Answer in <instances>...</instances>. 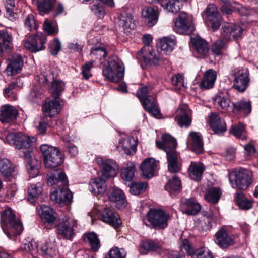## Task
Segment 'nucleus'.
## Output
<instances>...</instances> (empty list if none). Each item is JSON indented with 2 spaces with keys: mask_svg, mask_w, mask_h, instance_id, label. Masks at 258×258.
<instances>
[{
  "mask_svg": "<svg viewBox=\"0 0 258 258\" xmlns=\"http://www.w3.org/2000/svg\"><path fill=\"white\" fill-rule=\"evenodd\" d=\"M178 116V124L180 127H188L191 119L188 115V108L187 107L179 108L177 110Z\"/></svg>",
  "mask_w": 258,
  "mask_h": 258,
  "instance_id": "43",
  "label": "nucleus"
},
{
  "mask_svg": "<svg viewBox=\"0 0 258 258\" xmlns=\"http://www.w3.org/2000/svg\"><path fill=\"white\" fill-rule=\"evenodd\" d=\"M214 104L221 109L227 110L229 108H232V103L229 99L227 92H218L214 99Z\"/></svg>",
  "mask_w": 258,
  "mask_h": 258,
  "instance_id": "27",
  "label": "nucleus"
},
{
  "mask_svg": "<svg viewBox=\"0 0 258 258\" xmlns=\"http://www.w3.org/2000/svg\"><path fill=\"white\" fill-rule=\"evenodd\" d=\"M221 10L223 14L229 15L232 12H237L241 15H247L249 14V11L240 4L229 2L222 5L221 7Z\"/></svg>",
  "mask_w": 258,
  "mask_h": 258,
  "instance_id": "23",
  "label": "nucleus"
},
{
  "mask_svg": "<svg viewBox=\"0 0 258 258\" xmlns=\"http://www.w3.org/2000/svg\"><path fill=\"white\" fill-rule=\"evenodd\" d=\"M154 53L150 46L146 45L138 53L137 58L146 64L157 65L160 63L161 58Z\"/></svg>",
  "mask_w": 258,
  "mask_h": 258,
  "instance_id": "13",
  "label": "nucleus"
},
{
  "mask_svg": "<svg viewBox=\"0 0 258 258\" xmlns=\"http://www.w3.org/2000/svg\"><path fill=\"white\" fill-rule=\"evenodd\" d=\"M57 98H54V100L47 99L43 106V110L45 115L50 117L54 116L58 114L60 109V103Z\"/></svg>",
  "mask_w": 258,
  "mask_h": 258,
  "instance_id": "29",
  "label": "nucleus"
},
{
  "mask_svg": "<svg viewBox=\"0 0 258 258\" xmlns=\"http://www.w3.org/2000/svg\"><path fill=\"white\" fill-rule=\"evenodd\" d=\"M170 218L168 213L161 209L150 208L147 213L144 222H148L154 229H164L168 226Z\"/></svg>",
  "mask_w": 258,
  "mask_h": 258,
  "instance_id": "5",
  "label": "nucleus"
},
{
  "mask_svg": "<svg viewBox=\"0 0 258 258\" xmlns=\"http://www.w3.org/2000/svg\"><path fill=\"white\" fill-rule=\"evenodd\" d=\"M180 249L183 252H185L188 255L191 256L192 258H194L196 250L193 244L188 240L184 239L182 241L180 244Z\"/></svg>",
  "mask_w": 258,
  "mask_h": 258,
  "instance_id": "56",
  "label": "nucleus"
},
{
  "mask_svg": "<svg viewBox=\"0 0 258 258\" xmlns=\"http://www.w3.org/2000/svg\"><path fill=\"white\" fill-rule=\"evenodd\" d=\"M194 258H214L212 252L205 247L196 249Z\"/></svg>",
  "mask_w": 258,
  "mask_h": 258,
  "instance_id": "64",
  "label": "nucleus"
},
{
  "mask_svg": "<svg viewBox=\"0 0 258 258\" xmlns=\"http://www.w3.org/2000/svg\"><path fill=\"white\" fill-rule=\"evenodd\" d=\"M47 182L50 185L58 184L59 186H67L68 184L66 175L60 169H56L50 172Z\"/></svg>",
  "mask_w": 258,
  "mask_h": 258,
  "instance_id": "21",
  "label": "nucleus"
},
{
  "mask_svg": "<svg viewBox=\"0 0 258 258\" xmlns=\"http://www.w3.org/2000/svg\"><path fill=\"white\" fill-rule=\"evenodd\" d=\"M35 43H36L35 37H34V35L30 36L24 40V46L25 48L30 51L32 52H37L39 51V49L38 47L36 46Z\"/></svg>",
  "mask_w": 258,
  "mask_h": 258,
  "instance_id": "62",
  "label": "nucleus"
},
{
  "mask_svg": "<svg viewBox=\"0 0 258 258\" xmlns=\"http://www.w3.org/2000/svg\"><path fill=\"white\" fill-rule=\"evenodd\" d=\"M234 77L233 88L240 92H244L249 86L250 81L249 71L246 68H235L231 74Z\"/></svg>",
  "mask_w": 258,
  "mask_h": 258,
  "instance_id": "10",
  "label": "nucleus"
},
{
  "mask_svg": "<svg viewBox=\"0 0 258 258\" xmlns=\"http://www.w3.org/2000/svg\"><path fill=\"white\" fill-rule=\"evenodd\" d=\"M252 172L247 169L240 168L232 172L229 175V180L233 188L244 190L252 183Z\"/></svg>",
  "mask_w": 258,
  "mask_h": 258,
  "instance_id": "7",
  "label": "nucleus"
},
{
  "mask_svg": "<svg viewBox=\"0 0 258 258\" xmlns=\"http://www.w3.org/2000/svg\"><path fill=\"white\" fill-rule=\"evenodd\" d=\"M158 162L153 158H147L141 163L139 169L141 176L144 178H151L158 170Z\"/></svg>",
  "mask_w": 258,
  "mask_h": 258,
  "instance_id": "14",
  "label": "nucleus"
},
{
  "mask_svg": "<svg viewBox=\"0 0 258 258\" xmlns=\"http://www.w3.org/2000/svg\"><path fill=\"white\" fill-rule=\"evenodd\" d=\"M152 87L150 86H144L140 89L137 93V96L140 100L142 105L143 103H147L148 100H154L155 97L151 92Z\"/></svg>",
  "mask_w": 258,
  "mask_h": 258,
  "instance_id": "40",
  "label": "nucleus"
},
{
  "mask_svg": "<svg viewBox=\"0 0 258 258\" xmlns=\"http://www.w3.org/2000/svg\"><path fill=\"white\" fill-rule=\"evenodd\" d=\"M176 43V40L174 36L165 37L160 39L158 46L160 47L163 53L168 55L173 51Z\"/></svg>",
  "mask_w": 258,
  "mask_h": 258,
  "instance_id": "35",
  "label": "nucleus"
},
{
  "mask_svg": "<svg viewBox=\"0 0 258 258\" xmlns=\"http://www.w3.org/2000/svg\"><path fill=\"white\" fill-rule=\"evenodd\" d=\"M205 170L204 166L200 162H191L188 168V174L193 180L200 181Z\"/></svg>",
  "mask_w": 258,
  "mask_h": 258,
  "instance_id": "28",
  "label": "nucleus"
},
{
  "mask_svg": "<svg viewBox=\"0 0 258 258\" xmlns=\"http://www.w3.org/2000/svg\"><path fill=\"white\" fill-rule=\"evenodd\" d=\"M137 144V139L133 137L127 136L119 140L117 148L121 147L125 153L131 154L135 153Z\"/></svg>",
  "mask_w": 258,
  "mask_h": 258,
  "instance_id": "26",
  "label": "nucleus"
},
{
  "mask_svg": "<svg viewBox=\"0 0 258 258\" xmlns=\"http://www.w3.org/2000/svg\"><path fill=\"white\" fill-rule=\"evenodd\" d=\"M181 187V181L176 176H173L171 179H169L165 186V189L168 191H179Z\"/></svg>",
  "mask_w": 258,
  "mask_h": 258,
  "instance_id": "54",
  "label": "nucleus"
},
{
  "mask_svg": "<svg viewBox=\"0 0 258 258\" xmlns=\"http://www.w3.org/2000/svg\"><path fill=\"white\" fill-rule=\"evenodd\" d=\"M148 186L146 182H134L130 185V192L134 195H138L144 192Z\"/></svg>",
  "mask_w": 258,
  "mask_h": 258,
  "instance_id": "55",
  "label": "nucleus"
},
{
  "mask_svg": "<svg viewBox=\"0 0 258 258\" xmlns=\"http://www.w3.org/2000/svg\"><path fill=\"white\" fill-rule=\"evenodd\" d=\"M209 123L210 128L215 134H220L225 132L227 130L225 122L216 113H211Z\"/></svg>",
  "mask_w": 258,
  "mask_h": 258,
  "instance_id": "22",
  "label": "nucleus"
},
{
  "mask_svg": "<svg viewBox=\"0 0 258 258\" xmlns=\"http://www.w3.org/2000/svg\"><path fill=\"white\" fill-rule=\"evenodd\" d=\"M21 248L32 255H34L39 252L37 243L33 240H25L23 242Z\"/></svg>",
  "mask_w": 258,
  "mask_h": 258,
  "instance_id": "51",
  "label": "nucleus"
},
{
  "mask_svg": "<svg viewBox=\"0 0 258 258\" xmlns=\"http://www.w3.org/2000/svg\"><path fill=\"white\" fill-rule=\"evenodd\" d=\"M233 110H236L244 113H250L251 111V102L244 99H241L234 103H232Z\"/></svg>",
  "mask_w": 258,
  "mask_h": 258,
  "instance_id": "47",
  "label": "nucleus"
},
{
  "mask_svg": "<svg viewBox=\"0 0 258 258\" xmlns=\"http://www.w3.org/2000/svg\"><path fill=\"white\" fill-rule=\"evenodd\" d=\"M51 199L60 204H69L73 198L72 193L67 188L59 187L50 195Z\"/></svg>",
  "mask_w": 258,
  "mask_h": 258,
  "instance_id": "17",
  "label": "nucleus"
},
{
  "mask_svg": "<svg viewBox=\"0 0 258 258\" xmlns=\"http://www.w3.org/2000/svg\"><path fill=\"white\" fill-rule=\"evenodd\" d=\"M0 173L6 178L14 177L17 174L14 165L7 159H0Z\"/></svg>",
  "mask_w": 258,
  "mask_h": 258,
  "instance_id": "33",
  "label": "nucleus"
},
{
  "mask_svg": "<svg viewBox=\"0 0 258 258\" xmlns=\"http://www.w3.org/2000/svg\"><path fill=\"white\" fill-rule=\"evenodd\" d=\"M35 138L23 134L21 133H9L6 136V141L12 145L18 150H23V157L26 162L28 173L30 176L34 178L39 172L40 161L37 159L32 158L31 153L29 150Z\"/></svg>",
  "mask_w": 258,
  "mask_h": 258,
  "instance_id": "1",
  "label": "nucleus"
},
{
  "mask_svg": "<svg viewBox=\"0 0 258 258\" xmlns=\"http://www.w3.org/2000/svg\"><path fill=\"white\" fill-rule=\"evenodd\" d=\"M142 16L148 25L151 27L157 22L158 12L152 7H146L142 10Z\"/></svg>",
  "mask_w": 258,
  "mask_h": 258,
  "instance_id": "34",
  "label": "nucleus"
},
{
  "mask_svg": "<svg viewBox=\"0 0 258 258\" xmlns=\"http://www.w3.org/2000/svg\"><path fill=\"white\" fill-rule=\"evenodd\" d=\"M136 171V166L133 163H128L126 166L121 171V176L125 181H131L134 176Z\"/></svg>",
  "mask_w": 258,
  "mask_h": 258,
  "instance_id": "49",
  "label": "nucleus"
},
{
  "mask_svg": "<svg viewBox=\"0 0 258 258\" xmlns=\"http://www.w3.org/2000/svg\"><path fill=\"white\" fill-rule=\"evenodd\" d=\"M215 242L221 248H225L234 244L232 237L224 228L220 229L215 234Z\"/></svg>",
  "mask_w": 258,
  "mask_h": 258,
  "instance_id": "20",
  "label": "nucleus"
},
{
  "mask_svg": "<svg viewBox=\"0 0 258 258\" xmlns=\"http://www.w3.org/2000/svg\"><path fill=\"white\" fill-rule=\"evenodd\" d=\"M5 7L7 11V15L9 19L11 20H14L18 18L16 13L13 12L15 7V2L14 0H6Z\"/></svg>",
  "mask_w": 258,
  "mask_h": 258,
  "instance_id": "59",
  "label": "nucleus"
},
{
  "mask_svg": "<svg viewBox=\"0 0 258 258\" xmlns=\"http://www.w3.org/2000/svg\"><path fill=\"white\" fill-rule=\"evenodd\" d=\"M37 211L41 218L45 220L48 224H52L55 220L54 211L51 208L44 205H39L37 207Z\"/></svg>",
  "mask_w": 258,
  "mask_h": 258,
  "instance_id": "36",
  "label": "nucleus"
},
{
  "mask_svg": "<svg viewBox=\"0 0 258 258\" xmlns=\"http://www.w3.org/2000/svg\"><path fill=\"white\" fill-rule=\"evenodd\" d=\"M230 132L236 138L241 140L246 139L247 138L244 126L241 123L236 125L232 126L230 130Z\"/></svg>",
  "mask_w": 258,
  "mask_h": 258,
  "instance_id": "53",
  "label": "nucleus"
},
{
  "mask_svg": "<svg viewBox=\"0 0 258 258\" xmlns=\"http://www.w3.org/2000/svg\"><path fill=\"white\" fill-rule=\"evenodd\" d=\"M107 196L109 201L114 203L117 208L121 209L126 206L125 196L122 190L115 188H111L107 191Z\"/></svg>",
  "mask_w": 258,
  "mask_h": 258,
  "instance_id": "18",
  "label": "nucleus"
},
{
  "mask_svg": "<svg viewBox=\"0 0 258 258\" xmlns=\"http://www.w3.org/2000/svg\"><path fill=\"white\" fill-rule=\"evenodd\" d=\"M184 213L188 215L197 214L201 209V206L194 199H188L185 200Z\"/></svg>",
  "mask_w": 258,
  "mask_h": 258,
  "instance_id": "45",
  "label": "nucleus"
},
{
  "mask_svg": "<svg viewBox=\"0 0 258 258\" xmlns=\"http://www.w3.org/2000/svg\"><path fill=\"white\" fill-rule=\"evenodd\" d=\"M236 198L237 205L241 209L249 210L252 208V201L247 199L242 192H237Z\"/></svg>",
  "mask_w": 258,
  "mask_h": 258,
  "instance_id": "52",
  "label": "nucleus"
},
{
  "mask_svg": "<svg viewBox=\"0 0 258 258\" xmlns=\"http://www.w3.org/2000/svg\"><path fill=\"white\" fill-rule=\"evenodd\" d=\"M126 252L123 248L114 247L111 249L105 258H125Z\"/></svg>",
  "mask_w": 258,
  "mask_h": 258,
  "instance_id": "60",
  "label": "nucleus"
},
{
  "mask_svg": "<svg viewBox=\"0 0 258 258\" xmlns=\"http://www.w3.org/2000/svg\"><path fill=\"white\" fill-rule=\"evenodd\" d=\"M1 226L7 236L13 240L16 235L21 233L23 228L22 223L16 219L12 209L9 208L1 213Z\"/></svg>",
  "mask_w": 258,
  "mask_h": 258,
  "instance_id": "4",
  "label": "nucleus"
},
{
  "mask_svg": "<svg viewBox=\"0 0 258 258\" xmlns=\"http://www.w3.org/2000/svg\"><path fill=\"white\" fill-rule=\"evenodd\" d=\"M101 220L115 228H119L121 224V220L119 216L108 208H104L99 212Z\"/></svg>",
  "mask_w": 258,
  "mask_h": 258,
  "instance_id": "16",
  "label": "nucleus"
},
{
  "mask_svg": "<svg viewBox=\"0 0 258 258\" xmlns=\"http://www.w3.org/2000/svg\"><path fill=\"white\" fill-rule=\"evenodd\" d=\"M156 144L159 149L166 153L168 171L171 173L179 172L180 169L178 164L179 155L176 151V139L170 135L165 134L162 137V142L156 141Z\"/></svg>",
  "mask_w": 258,
  "mask_h": 258,
  "instance_id": "2",
  "label": "nucleus"
},
{
  "mask_svg": "<svg viewBox=\"0 0 258 258\" xmlns=\"http://www.w3.org/2000/svg\"><path fill=\"white\" fill-rule=\"evenodd\" d=\"M161 6L168 12L176 13L180 10L181 3L180 0H165Z\"/></svg>",
  "mask_w": 258,
  "mask_h": 258,
  "instance_id": "46",
  "label": "nucleus"
},
{
  "mask_svg": "<svg viewBox=\"0 0 258 258\" xmlns=\"http://www.w3.org/2000/svg\"><path fill=\"white\" fill-rule=\"evenodd\" d=\"M205 14L207 25L214 31L217 30L220 26V16L215 5H209L205 10Z\"/></svg>",
  "mask_w": 258,
  "mask_h": 258,
  "instance_id": "15",
  "label": "nucleus"
},
{
  "mask_svg": "<svg viewBox=\"0 0 258 258\" xmlns=\"http://www.w3.org/2000/svg\"><path fill=\"white\" fill-rule=\"evenodd\" d=\"M77 226V221L68 217L59 220L56 226L58 238L72 241L75 235V229Z\"/></svg>",
  "mask_w": 258,
  "mask_h": 258,
  "instance_id": "9",
  "label": "nucleus"
},
{
  "mask_svg": "<svg viewBox=\"0 0 258 258\" xmlns=\"http://www.w3.org/2000/svg\"><path fill=\"white\" fill-rule=\"evenodd\" d=\"M24 25L29 31L35 30L38 28V25L36 22L33 15L29 14L25 18Z\"/></svg>",
  "mask_w": 258,
  "mask_h": 258,
  "instance_id": "63",
  "label": "nucleus"
},
{
  "mask_svg": "<svg viewBox=\"0 0 258 258\" xmlns=\"http://www.w3.org/2000/svg\"><path fill=\"white\" fill-rule=\"evenodd\" d=\"M56 248L53 243H46L39 249L38 253L46 258H52L56 255Z\"/></svg>",
  "mask_w": 258,
  "mask_h": 258,
  "instance_id": "48",
  "label": "nucleus"
},
{
  "mask_svg": "<svg viewBox=\"0 0 258 258\" xmlns=\"http://www.w3.org/2000/svg\"><path fill=\"white\" fill-rule=\"evenodd\" d=\"M85 242L89 243L91 249L93 251H98L101 244L98 235L94 232L86 233L83 235Z\"/></svg>",
  "mask_w": 258,
  "mask_h": 258,
  "instance_id": "39",
  "label": "nucleus"
},
{
  "mask_svg": "<svg viewBox=\"0 0 258 258\" xmlns=\"http://www.w3.org/2000/svg\"><path fill=\"white\" fill-rule=\"evenodd\" d=\"M44 159V163L47 168H56L62 163L63 159L59 150L48 144L40 147Z\"/></svg>",
  "mask_w": 258,
  "mask_h": 258,
  "instance_id": "6",
  "label": "nucleus"
},
{
  "mask_svg": "<svg viewBox=\"0 0 258 258\" xmlns=\"http://www.w3.org/2000/svg\"><path fill=\"white\" fill-rule=\"evenodd\" d=\"M96 160L97 163L101 169V176L103 178L108 179L116 175L118 166L115 161L102 157H97Z\"/></svg>",
  "mask_w": 258,
  "mask_h": 258,
  "instance_id": "12",
  "label": "nucleus"
},
{
  "mask_svg": "<svg viewBox=\"0 0 258 258\" xmlns=\"http://www.w3.org/2000/svg\"><path fill=\"white\" fill-rule=\"evenodd\" d=\"M18 87V83L16 82H12L10 84L8 87L4 90L5 96L13 100L17 99L15 91Z\"/></svg>",
  "mask_w": 258,
  "mask_h": 258,
  "instance_id": "61",
  "label": "nucleus"
},
{
  "mask_svg": "<svg viewBox=\"0 0 258 258\" xmlns=\"http://www.w3.org/2000/svg\"><path fill=\"white\" fill-rule=\"evenodd\" d=\"M143 107L153 116L158 117L160 114V111L156 106L155 99L154 100H149L147 103H143Z\"/></svg>",
  "mask_w": 258,
  "mask_h": 258,
  "instance_id": "57",
  "label": "nucleus"
},
{
  "mask_svg": "<svg viewBox=\"0 0 258 258\" xmlns=\"http://www.w3.org/2000/svg\"><path fill=\"white\" fill-rule=\"evenodd\" d=\"M243 30L241 27L235 24H225L221 29V35L224 40H218L213 44L211 47L212 52L216 56L221 55L222 51L226 48V41L232 38L237 39L240 37Z\"/></svg>",
  "mask_w": 258,
  "mask_h": 258,
  "instance_id": "3",
  "label": "nucleus"
},
{
  "mask_svg": "<svg viewBox=\"0 0 258 258\" xmlns=\"http://www.w3.org/2000/svg\"><path fill=\"white\" fill-rule=\"evenodd\" d=\"M56 0H37V9L41 14L49 13L53 8Z\"/></svg>",
  "mask_w": 258,
  "mask_h": 258,
  "instance_id": "50",
  "label": "nucleus"
},
{
  "mask_svg": "<svg viewBox=\"0 0 258 258\" xmlns=\"http://www.w3.org/2000/svg\"><path fill=\"white\" fill-rule=\"evenodd\" d=\"M217 74L212 69L207 71L200 83V88L204 89H209L213 88L216 80Z\"/></svg>",
  "mask_w": 258,
  "mask_h": 258,
  "instance_id": "31",
  "label": "nucleus"
},
{
  "mask_svg": "<svg viewBox=\"0 0 258 258\" xmlns=\"http://www.w3.org/2000/svg\"><path fill=\"white\" fill-rule=\"evenodd\" d=\"M42 192V187L40 183L31 185L28 188V201L31 203H34Z\"/></svg>",
  "mask_w": 258,
  "mask_h": 258,
  "instance_id": "44",
  "label": "nucleus"
},
{
  "mask_svg": "<svg viewBox=\"0 0 258 258\" xmlns=\"http://www.w3.org/2000/svg\"><path fill=\"white\" fill-rule=\"evenodd\" d=\"M132 20L133 17L131 14L125 13L121 14L118 25L123 29L124 33H129L131 30L134 29L135 24L132 22Z\"/></svg>",
  "mask_w": 258,
  "mask_h": 258,
  "instance_id": "38",
  "label": "nucleus"
},
{
  "mask_svg": "<svg viewBox=\"0 0 258 258\" xmlns=\"http://www.w3.org/2000/svg\"><path fill=\"white\" fill-rule=\"evenodd\" d=\"M17 110L12 106L5 105L0 109V121L8 123L14 120L18 115Z\"/></svg>",
  "mask_w": 258,
  "mask_h": 258,
  "instance_id": "24",
  "label": "nucleus"
},
{
  "mask_svg": "<svg viewBox=\"0 0 258 258\" xmlns=\"http://www.w3.org/2000/svg\"><path fill=\"white\" fill-rule=\"evenodd\" d=\"M108 66L103 70V76L109 81L117 82L124 76V69L122 62L116 57L109 58Z\"/></svg>",
  "mask_w": 258,
  "mask_h": 258,
  "instance_id": "8",
  "label": "nucleus"
},
{
  "mask_svg": "<svg viewBox=\"0 0 258 258\" xmlns=\"http://www.w3.org/2000/svg\"><path fill=\"white\" fill-rule=\"evenodd\" d=\"M222 195V191L218 186L209 187L204 195L205 199L211 204H215L218 202Z\"/></svg>",
  "mask_w": 258,
  "mask_h": 258,
  "instance_id": "37",
  "label": "nucleus"
},
{
  "mask_svg": "<svg viewBox=\"0 0 258 258\" xmlns=\"http://www.w3.org/2000/svg\"><path fill=\"white\" fill-rule=\"evenodd\" d=\"M63 83L59 80H54L52 83L50 88L51 94L54 98H58L59 93L63 90Z\"/></svg>",
  "mask_w": 258,
  "mask_h": 258,
  "instance_id": "58",
  "label": "nucleus"
},
{
  "mask_svg": "<svg viewBox=\"0 0 258 258\" xmlns=\"http://www.w3.org/2000/svg\"><path fill=\"white\" fill-rule=\"evenodd\" d=\"M24 64L22 56L18 54H12L9 58L6 71L8 75H15L20 72Z\"/></svg>",
  "mask_w": 258,
  "mask_h": 258,
  "instance_id": "19",
  "label": "nucleus"
},
{
  "mask_svg": "<svg viewBox=\"0 0 258 258\" xmlns=\"http://www.w3.org/2000/svg\"><path fill=\"white\" fill-rule=\"evenodd\" d=\"M161 249V245L152 240L143 241L139 245V251L142 254H146L149 251H158Z\"/></svg>",
  "mask_w": 258,
  "mask_h": 258,
  "instance_id": "41",
  "label": "nucleus"
},
{
  "mask_svg": "<svg viewBox=\"0 0 258 258\" xmlns=\"http://www.w3.org/2000/svg\"><path fill=\"white\" fill-rule=\"evenodd\" d=\"M101 177L92 179L89 182V190L95 195L103 194L106 190L105 180Z\"/></svg>",
  "mask_w": 258,
  "mask_h": 258,
  "instance_id": "32",
  "label": "nucleus"
},
{
  "mask_svg": "<svg viewBox=\"0 0 258 258\" xmlns=\"http://www.w3.org/2000/svg\"><path fill=\"white\" fill-rule=\"evenodd\" d=\"M192 20L187 13L180 12L174 22V31L182 34L189 35L194 30Z\"/></svg>",
  "mask_w": 258,
  "mask_h": 258,
  "instance_id": "11",
  "label": "nucleus"
},
{
  "mask_svg": "<svg viewBox=\"0 0 258 258\" xmlns=\"http://www.w3.org/2000/svg\"><path fill=\"white\" fill-rule=\"evenodd\" d=\"M187 142L190 144L192 150L197 154H201L204 150L201 135L196 132H191L187 138Z\"/></svg>",
  "mask_w": 258,
  "mask_h": 258,
  "instance_id": "25",
  "label": "nucleus"
},
{
  "mask_svg": "<svg viewBox=\"0 0 258 258\" xmlns=\"http://www.w3.org/2000/svg\"><path fill=\"white\" fill-rule=\"evenodd\" d=\"M194 46L197 52L202 56H207L209 52V47L208 43L201 38L193 40Z\"/></svg>",
  "mask_w": 258,
  "mask_h": 258,
  "instance_id": "42",
  "label": "nucleus"
},
{
  "mask_svg": "<svg viewBox=\"0 0 258 258\" xmlns=\"http://www.w3.org/2000/svg\"><path fill=\"white\" fill-rule=\"evenodd\" d=\"M13 37L6 30H0V56L12 47Z\"/></svg>",
  "mask_w": 258,
  "mask_h": 258,
  "instance_id": "30",
  "label": "nucleus"
}]
</instances>
